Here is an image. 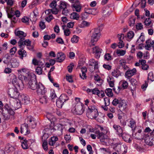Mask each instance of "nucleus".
Listing matches in <instances>:
<instances>
[{
  "instance_id": "nucleus-9",
  "label": "nucleus",
  "mask_w": 154,
  "mask_h": 154,
  "mask_svg": "<svg viewBox=\"0 0 154 154\" xmlns=\"http://www.w3.org/2000/svg\"><path fill=\"white\" fill-rule=\"evenodd\" d=\"M92 53L95 54V57L97 59L99 58L100 56L102 49L98 46H95L92 48Z\"/></svg>"
},
{
  "instance_id": "nucleus-57",
  "label": "nucleus",
  "mask_w": 154,
  "mask_h": 154,
  "mask_svg": "<svg viewBox=\"0 0 154 154\" xmlns=\"http://www.w3.org/2000/svg\"><path fill=\"white\" fill-rule=\"evenodd\" d=\"M6 149L8 152L13 151L14 150V147L11 145H8L6 147Z\"/></svg>"
},
{
  "instance_id": "nucleus-53",
  "label": "nucleus",
  "mask_w": 154,
  "mask_h": 154,
  "mask_svg": "<svg viewBox=\"0 0 154 154\" xmlns=\"http://www.w3.org/2000/svg\"><path fill=\"white\" fill-rule=\"evenodd\" d=\"M24 38H21L18 42L19 46L20 48H22V46L24 45Z\"/></svg>"
},
{
  "instance_id": "nucleus-64",
  "label": "nucleus",
  "mask_w": 154,
  "mask_h": 154,
  "mask_svg": "<svg viewBox=\"0 0 154 154\" xmlns=\"http://www.w3.org/2000/svg\"><path fill=\"white\" fill-rule=\"evenodd\" d=\"M73 66L74 65L73 63L70 64L67 66L68 71L69 72H72Z\"/></svg>"
},
{
  "instance_id": "nucleus-47",
  "label": "nucleus",
  "mask_w": 154,
  "mask_h": 154,
  "mask_svg": "<svg viewBox=\"0 0 154 154\" xmlns=\"http://www.w3.org/2000/svg\"><path fill=\"white\" fill-rule=\"evenodd\" d=\"M104 59L105 60L109 61L112 60V56L109 53H106L104 56Z\"/></svg>"
},
{
  "instance_id": "nucleus-27",
  "label": "nucleus",
  "mask_w": 154,
  "mask_h": 154,
  "mask_svg": "<svg viewBox=\"0 0 154 154\" xmlns=\"http://www.w3.org/2000/svg\"><path fill=\"white\" fill-rule=\"evenodd\" d=\"M15 34L16 36H18L20 38H24L26 35V33L21 31H18L17 32H15Z\"/></svg>"
},
{
  "instance_id": "nucleus-16",
  "label": "nucleus",
  "mask_w": 154,
  "mask_h": 154,
  "mask_svg": "<svg viewBox=\"0 0 154 154\" xmlns=\"http://www.w3.org/2000/svg\"><path fill=\"white\" fill-rule=\"evenodd\" d=\"M65 55L63 53H58L57 54V61L58 62H61L65 59Z\"/></svg>"
},
{
  "instance_id": "nucleus-50",
  "label": "nucleus",
  "mask_w": 154,
  "mask_h": 154,
  "mask_svg": "<svg viewBox=\"0 0 154 154\" xmlns=\"http://www.w3.org/2000/svg\"><path fill=\"white\" fill-rule=\"evenodd\" d=\"M126 51L122 50H118L116 51V53L121 56H124L126 53Z\"/></svg>"
},
{
  "instance_id": "nucleus-56",
  "label": "nucleus",
  "mask_w": 154,
  "mask_h": 154,
  "mask_svg": "<svg viewBox=\"0 0 154 154\" xmlns=\"http://www.w3.org/2000/svg\"><path fill=\"white\" fill-rule=\"evenodd\" d=\"M42 146L44 150L46 151L48 150V143L46 141H44L43 143Z\"/></svg>"
},
{
  "instance_id": "nucleus-23",
  "label": "nucleus",
  "mask_w": 154,
  "mask_h": 154,
  "mask_svg": "<svg viewBox=\"0 0 154 154\" xmlns=\"http://www.w3.org/2000/svg\"><path fill=\"white\" fill-rule=\"evenodd\" d=\"M18 54L20 56V57L21 59H23V57L26 56L27 54L26 52L22 48L18 51Z\"/></svg>"
},
{
  "instance_id": "nucleus-46",
  "label": "nucleus",
  "mask_w": 154,
  "mask_h": 154,
  "mask_svg": "<svg viewBox=\"0 0 154 154\" xmlns=\"http://www.w3.org/2000/svg\"><path fill=\"white\" fill-rule=\"evenodd\" d=\"M90 23L87 21H83L82 23L81 26V27H85L89 26L90 25Z\"/></svg>"
},
{
  "instance_id": "nucleus-10",
  "label": "nucleus",
  "mask_w": 154,
  "mask_h": 154,
  "mask_svg": "<svg viewBox=\"0 0 154 154\" xmlns=\"http://www.w3.org/2000/svg\"><path fill=\"white\" fill-rule=\"evenodd\" d=\"M97 137L100 139L101 142H103V140L107 139V136L106 134L103 133L102 132H100L99 131H97L95 132Z\"/></svg>"
},
{
  "instance_id": "nucleus-54",
  "label": "nucleus",
  "mask_w": 154,
  "mask_h": 154,
  "mask_svg": "<svg viewBox=\"0 0 154 154\" xmlns=\"http://www.w3.org/2000/svg\"><path fill=\"white\" fill-rule=\"evenodd\" d=\"M2 115L4 117V119L5 120H8L10 118V114L7 113H3Z\"/></svg>"
},
{
  "instance_id": "nucleus-60",
  "label": "nucleus",
  "mask_w": 154,
  "mask_h": 154,
  "mask_svg": "<svg viewBox=\"0 0 154 154\" xmlns=\"http://www.w3.org/2000/svg\"><path fill=\"white\" fill-rule=\"evenodd\" d=\"M151 21L150 19L149 18L146 19L144 21L145 24L146 26H149L151 23Z\"/></svg>"
},
{
  "instance_id": "nucleus-41",
  "label": "nucleus",
  "mask_w": 154,
  "mask_h": 154,
  "mask_svg": "<svg viewBox=\"0 0 154 154\" xmlns=\"http://www.w3.org/2000/svg\"><path fill=\"white\" fill-rule=\"evenodd\" d=\"M112 12V11L109 9H105L103 10V13L106 16H109Z\"/></svg>"
},
{
  "instance_id": "nucleus-12",
  "label": "nucleus",
  "mask_w": 154,
  "mask_h": 154,
  "mask_svg": "<svg viewBox=\"0 0 154 154\" xmlns=\"http://www.w3.org/2000/svg\"><path fill=\"white\" fill-rule=\"evenodd\" d=\"M38 83L35 81H29V82L28 87L32 90H35L37 89Z\"/></svg>"
},
{
  "instance_id": "nucleus-34",
  "label": "nucleus",
  "mask_w": 154,
  "mask_h": 154,
  "mask_svg": "<svg viewBox=\"0 0 154 154\" xmlns=\"http://www.w3.org/2000/svg\"><path fill=\"white\" fill-rule=\"evenodd\" d=\"M59 99H60L61 102L64 103L67 100L69 99V98L66 95L62 94L60 97Z\"/></svg>"
},
{
  "instance_id": "nucleus-48",
  "label": "nucleus",
  "mask_w": 154,
  "mask_h": 154,
  "mask_svg": "<svg viewBox=\"0 0 154 154\" xmlns=\"http://www.w3.org/2000/svg\"><path fill=\"white\" fill-rule=\"evenodd\" d=\"M42 0H34L32 2L31 5L34 6L37 5L42 3Z\"/></svg>"
},
{
  "instance_id": "nucleus-31",
  "label": "nucleus",
  "mask_w": 154,
  "mask_h": 154,
  "mask_svg": "<svg viewBox=\"0 0 154 154\" xmlns=\"http://www.w3.org/2000/svg\"><path fill=\"white\" fill-rule=\"evenodd\" d=\"M72 8L73 11H75L77 12L80 11L81 7L80 5L74 4L72 5Z\"/></svg>"
},
{
  "instance_id": "nucleus-45",
  "label": "nucleus",
  "mask_w": 154,
  "mask_h": 154,
  "mask_svg": "<svg viewBox=\"0 0 154 154\" xmlns=\"http://www.w3.org/2000/svg\"><path fill=\"white\" fill-rule=\"evenodd\" d=\"M146 45L145 46V49L148 50H150V48L151 47V42L150 40H148L146 41Z\"/></svg>"
},
{
  "instance_id": "nucleus-29",
  "label": "nucleus",
  "mask_w": 154,
  "mask_h": 154,
  "mask_svg": "<svg viewBox=\"0 0 154 154\" xmlns=\"http://www.w3.org/2000/svg\"><path fill=\"white\" fill-rule=\"evenodd\" d=\"M119 107L122 110H125L127 108V104L124 100L122 101L119 104Z\"/></svg>"
},
{
  "instance_id": "nucleus-55",
  "label": "nucleus",
  "mask_w": 154,
  "mask_h": 154,
  "mask_svg": "<svg viewBox=\"0 0 154 154\" xmlns=\"http://www.w3.org/2000/svg\"><path fill=\"white\" fill-rule=\"evenodd\" d=\"M135 20L134 18H131L130 19L129 22V25L131 26H133L135 24Z\"/></svg>"
},
{
  "instance_id": "nucleus-61",
  "label": "nucleus",
  "mask_w": 154,
  "mask_h": 154,
  "mask_svg": "<svg viewBox=\"0 0 154 154\" xmlns=\"http://www.w3.org/2000/svg\"><path fill=\"white\" fill-rule=\"evenodd\" d=\"M53 18L52 15H50V16H46L45 19L48 22H50Z\"/></svg>"
},
{
  "instance_id": "nucleus-38",
  "label": "nucleus",
  "mask_w": 154,
  "mask_h": 154,
  "mask_svg": "<svg viewBox=\"0 0 154 154\" xmlns=\"http://www.w3.org/2000/svg\"><path fill=\"white\" fill-rule=\"evenodd\" d=\"M147 80L148 82H149V80H150L151 82L154 81V77L152 72H150L148 73Z\"/></svg>"
},
{
  "instance_id": "nucleus-62",
  "label": "nucleus",
  "mask_w": 154,
  "mask_h": 154,
  "mask_svg": "<svg viewBox=\"0 0 154 154\" xmlns=\"http://www.w3.org/2000/svg\"><path fill=\"white\" fill-rule=\"evenodd\" d=\"M105 104L106 106H108L110 104L109 99L108 97L105 98L104 99Z\"/></svg>"
},
{
  "instance_id": "nucleus-35",
  "label": "nucleus",
  "mask_w": 154,
  "mask_h": 154,
  "mask_svg": "<svg viewBox=\"0 0 154 154\" xmlns=\"http://www.w3.org/2000/svg\"><path fill=\"white\" fill-rule=\"evenodd\" d=\"M67 4L64 2L62 1L60 2V4L59 5V8L60 9H63L66 8L67 7Z\"/></svg>"
},
{
  "instance_id": "nucleus-52",
  "label": "nucleus",
  "mask_w": 154,
  "mask_h": 154,
  "mask_svg": "<svg viewBox=\"0 0 154 154\" xmlns=\"http://www.w3.org/2000/svg\"><path fill=\"white\" fill-rule=\"evenodd\" d=\"M56 105L58 108H61L62 107L63 103L59 99H58L56 102Z\"/></svg>"
},
{
  "instance_id": "nucleus-25",
  "label": "nucleus",
  "mask_w": 154,
  "mask_h": 154,
  "mask_svg": "<svg viewBox=\"0 0 154 154\" xmlns=\"http://www.w3.org/2000/svg\"><path fill=\"white\" fill-rule=\"evenodd\" d=\"M20 98L21 100V101H22L23 103L27 104L29 103V100L27 97L23 95H21Z\"/></svg>"
},
{
  "instance_id": "nucleus-49",
  "label": "nucleus",
  "mask_w": 154,
  "mask_h": 154,
  "mask_svg": "<svg viewBox=\"0 0 154 154\" xmlns=\"http://www.w3.org/2000/svg\"><path fill=\"white\" fill-rule=\"evenodd\" d=\"M43 68L40 66L37 67L35 69V71L36 73L38 75L42 74V69Z\"/></svg>"
},
{
  "instance_id": "nucleus-51",
  "label": "nucleus",
  "mask_w": 154,
  "mask_h": 154,
  "mask_svg": "<svg viewBox=\"0 0 154 154\" xmlns=\"http://www.w3.org/2000/svg\"><path fill=\"white\" fill-rule=\"evenodd\" d=\"M54 129L55 130L62 131V126L60 124H57L54 126Z\"/></svg>"
},
{
  "instance_id": "nucleus-59",
  "label": "nucleus",
  "mask_w": 154,
  "mask_h": 154,
  "mask_svg": "<svg viewBox=\"0 0 154 154\" xmlns=\"http://www.w3.org/2000/svg\"><path fill=\"white\" fill-rule=\"evenodd\" d=\"M8 44L7 42H5L4 43L2 46V47L1 48L2 50H7L8 48Z\"/></svg>"
},
{
  "instance_id": "nucleus-13",
  "label": "nucleus",
  "mask_w": 154,
  "mask_h": 154,
  "mask_svg": "<svg viewBox=\"0 0 154 154\" xmlns=\"http://www.w3.org/2000/svg\"><path fill=\"white\" fill-rule=\"evenodd\" d=\"M137 72L136 69L134 68L132 69H128L126 72L125 75L128 78H129L134 75Z\"/></svg>"
},
{
  "instance_id": "nucleus-43",
  "label": "nucleus",
  "mask_w": 154,
  "mask_h": 154,
  "mask_svg": "<svg viewBox=\"0 0 154 154\" xmlns=\"http://www.w3.org/2000/svg\"><path fill=\"white\" fill-rule=\"evenodd\" d=\"M79 40V37L75 35H74L72 38L71 41L72 43H77Z\"/></svg>"
},
{
  "instance_id": "nucleus-11",
  "label": "nucleus",
  "mask_w": 154,
  "mask_h": 154,
  "mask_svg": "<svg viewBox=\"0 0 154 154\" xmlns=\"http://www.w3.org/2000/svg\"><path fill=\"white\" fill-rule=\"evenodd\" d=\"M120 137H122V139L125 142L130 143L132 140V138L131 135L126 133H122V135Z\"/></svg>"
},
{
  "instance_id": "nucleus-19",
  "label": "nucleus",
  "mask_w": 154,
  "mask_h": 154,
  "mask_svg": "<svg viewBox=\"0 0 154 154\" xmlns=\"http://www.w3.org/2000/svg\"><path fill=\"white\" fill-rule=\"evenodd\" d=\"M89 66H94L95 69L98 68V63L97 61H96L94 59H91L89 61Z\"/></svg>"
},
{
  "instance_id": "nucleus-42",
  "label": "nucleus",
  "mask_w": 154,
  "mask_h": 154,
  "mask_svg": "<svg viewBox=\"0 0 154 154\" xmlns=\"http://www.w3.org/2000/svg\"><path fill=\"white\" fill-rule=\"evenodd\" d=\"M12 61H13L11 62V64L13 67L14 68H15L19 66V63L17 61V60L15 59H13Z\"/></svg>"
},
{
  "instance_id": "nucleus-4",
  "label": "nucleus",
  "mask_w": 154,
  "mask_h": 154,
  "mask_svg": "<svg viewBox=\"0 0 154 154\" xmlns=\"http://www.w3.org/2000/svg\"><path fill=\"white\" fill-rule=\"evenodd\" d=\"M17 88H19L17 86H15V88H11L8 89V94L9 96L15 99H19L20 100V93L18 91Z\"/></svg>"
},
{
  "instance_id": "nucleus-8",
  "label": "nucleus",
  "mask_w": 154,
  "mask_h": 154,
  "mask_svg": "<svg viewBox=\"0 0 154 154\" xmlns=\"http://www.w3.org/2000/svg\"><path fill=\"white\" fill-rule=\"evenodd\" d=\"M46 91V88L42 84L38 83V87L36 89V92L38 95L39 96L44 95Z\"/></svg>"
},
{
  "instance_id": "nucleus-58",
  "label": "nucleus",
  "mask_w": 154,
  "mask_h": 154,
  "mask_svg": "<svg viewBox=\"0 0 154 154\" xmlns=\"http://www.w3.org/2000/svg\"><path fill=\"white\" fill-rule=\"evenodd\" d=\"M33 12L34 14L33 20H36V17L38 15V11L37 9H35L33 10Z\"/></svg>"
},
{
  "instance_id": "nucleus-28",
  "label": "nucleus",
  "mask_w": 154,
  "mask_h": 154,
  "mask_svg": "<svg viewBox=\"0 0 154 154\" xmlns=\"http://www.w3.org/2000/svg\"><path fill=\"white\" fill-rule=\"evenodd\" d=\"M104 115L103 114H100V115L98 114V116L95 119L97 121L100 123H103L104 120Z\"/></svg>"
},
{
  "instance_id": "nucleus-15",
  "label": "nucleus",
  "mask_w": 154,
  "mask_h": 154,
  "mask_svg": "<svg viewBox=\"0 0 154 154\" xmlns=\"http://www.w3.org/2000/svg\"><path fill=\"white\" fill-rule=\"evenodd\" d=\"M113 128L116 131V132L119 136H120V135H122L123 131L120 126L118 125L115 124L113 125Z\"/></svg>"
},
{
  "instance_id": "nucleus-24",
  "label": "nucleus",
  "mask_w": 154,
  "mask_h": 154,
  "mask_svg": "<svg viewBox=\"0 0 154 154\" xmlns=\"http://www.w3.org/2000/svg\"><path fill=\"white\" fill-rule=\"evenodd\" d=\"M58 140V138L57 137L54 136L52 137L49 141V144L50 146H53Z\"/></svg>"
},
{
  "instance_id": "nucleus-39",
  "label": "nucleus",
  "mask_w": 154,
  "mask_h": 154,
  "mask_svg": "<svg viewBox=\"0 0 154 154\" xmlns=\"http://www.w3.org/2000/svg\"><path fill=\"white\" fill-rule=\"evenodd\" d=\"M64 30V35L67 36H69L70 33L69 29L67 28L66 26H62Z\"/></svg>"
},
{
  "instance_id": "nucleus-7",
  "label": "nucleus",
  "mask_w": 154,
  "mask_h": 154,
  "mask_svg": "<svg viewBox=\"0 0 154 154\" xmlns=\"http://www.w3.org/2000/svg\"><path fill=\"white\" fill-rule=\"evenodd\" d=\"M8 80L15 86H17L19 89L21 88L20 85L18 81L17 77L14 74H11L9 75Z\"/></svg>"
},
{
  "instance_id": "nucleus-63",
  "label": "nucleus",
  "mask_w": 154,
  "mask_h": 154,
  "mask_svg": "<svg viewBox=\"0 0 154 154\" xmlns=\"http://www.w3.org/2000/svg\"><path fill=\"white\" fill-rule=\"evenodd\" d=\"M125 44L123 41H119V42L117 45L118 46L119 48H122L124 47Z\"/></svg>"
},
{
  "instance_id": "nucleus-26",
  "label": "nucleus",
  "mask_w": 154,
  "mask_h": 154,
  "mask_svg": "<svg viewBox=\"0 0 154 154\" xmlns=\"http://www.w3.org/2000/svg\"><path fill=\"white\" fill-rule=\"evenodd\" d=\"M43 96H41V97L39 98V101L40 103L42 104H45L47 103L48 101V98L46 96L43 95Z\"/></svg>"
},
{
  "instance_id": "nucleus-1",
  "label": "nucleus",
  "mask_w": 154,
  "mask_h": 154,
  "mask_svg": "<svg viewBox=\"0 0 154 154\" xmlns=\"http://www.w3.org/2000/svg\"><path fill=\"white\" fill-rule=\"evenodd\" d=\"M100 32V28L93 29L91 31V47L94 45L99 39L101 35Z\"/></svg>"
},
{
  "instance_id": "nucleus-5",
  "label": "nucleus",
  "mask_w": 154,
  "mask_h": 154,
  "mask_svg": "<svg viewBox=\"0 0 154 154\" xmlns=\"http://www.w3.org/2000/svg\"><path fill=\"white\" fill-rule=\"evenodd\" d=\"M144 140L147 145L149 146L154 145V130L146 135Z\"/></svg>"
},
{
  "instance_id": "nucleus-14",
  "label": "nucleus",
  "mask_w": 154,
  "mask_h": 154,
  "mask_svg": "<svg viewBox=\"0 0 154 154\" xmlns=\"http://www.w3.org/2000/svg\"><path fill=\"white\" fill-rule=\"evenodd\" d=\"M21 100H20L18 99V100H17V99H15L14 101V103H11L12 106L15 110H17L21 107Z\"/></svg>"
},
{
  "instance_id": "nucleus-37",
  "label": "nucleus",
  "mask_w": 154,
  "mask_h": 154,
  "mask_svg": "<svg viewBox=\"0 0 154 154\" xmlns=\"http://www.w3.org/2000/svg\"><path fill=\"white\" fill-rule=\"evenodd\" d=\"M150 109L152 112V121L153 122H154V107L153 106V101H151L150 104Z\"/></svg>"
},
{
  "instance_id": "nucleus-17",
  "label": "nucleus",
  "mask_w": 154,
  "mask_h": 154,
  "mask_svg": "<svg viewBox=\"0 0 154 154\" xmlns=\"http://www.w3.org/2000/svg\"><path fill=\"white\" fill-rule=\"evenodd\" d=\"M20 129V131L21 134H23L24 131H26L27 134L29 133V132L28 131V124L24 123L22 125Z\"/></svg>"
},
{
  "instance_id": "nucleus-30",
  "label": "nucleus",
  "mask_w": 154,
  "mask_h": 154,
  "mask_svg": "<svg viewBox=\"0 0 154 154\" xmlns=\"http://www.w3.org/2000/svg\"><path fill=\"white\" fill-rule=\"evenodd\" d=\"M10 57V55L9 54H5L2 58L3 62L6 64L8 63Z\"/></svg>"
},
{
  "instance_id": "nucleus-33",
  "label": "nucleus",
  "mask_w": 154,
  "mask_h": 154,
  "mask_svg": "<svg viewBox=\"0 0 154 154\" xmlns=\"http://www.w3.org/2000/svg\"><path fill=\"white\" fill-rule=\"evenodd\" d=\"M111 74L112 76L117 78L118 76L120 75V72L118 69H114L111 72Z\"/></svg>"
},
{
  "instance_id": "nucleus-2",
  "label": "nucleus",
  "mask_w": 154,
  "mask_h": 154,
  "mask_svg": "<svg viewBox=\"0 0 154 154\" xmlns=\"http://www.w3.org/2000/svg\"><path fill=\"white\" fill-rule=\"evenodd\" d=\"M75 100L77 102L72 108L71 111L74 114L81 115L84 112V105L80 101L79 98H76Z\"/></svg>"
},
{
  "instance_id": "nucleus-18",
  "label": "nucleus",
  "mask_w": 154,
  "mask_h": 154,
  "mask_svg": "<svg viewBox=\"0 0 154 154\" xmlns=\"http://www.w3.org/2000/svg\"><path fill=\"white\" fill-rule=\"evenodd\" d=\"M46 117L51 122V124L53 122H54L56 121V118L54 116V115H53L51 113L48 112L47 113L46 115Z\"/></svg>"
},
{
  "instance_id": "nucleus-36",
  "label": "nucleus",
  "mask_w": 154,
  "mask_h": 154,
  "mask_svg": "<svg viewBox=\"0 0 154 154\" xmlns=\"http://www.w3.org/2000/svg\"><path fill=\"white\" fill-rule=\"evenodd\" d=\"M106 95L109 97H112L113 95L112 89L110 88H107L105 91Z\"/></svg>"
},
{
  "instance_id": "nucleus-3",
  "label": "nucleus",
  "mask_w": 154,
  "mask_h": 154,
  "mask_svg": "<svg viewBox=\"0 0 154 154\" xmlns=\"http://www.w3.org/2000/svg\"><path fill=\"white\" fill-rule=\"evenodd\" d=\"M97 109L94 106L88 107L86 115L88 117L91 119H96L98 116Z\"/></svg>"
},
{
  "instance_id": "nucleus-6",
  "label": "nucleus",
  "mask_w": 154,
  "mask_h": 154,
  "mask_svg": "<svg viewBox=\"0 0 154 154\" xmlns=\"http://www.w3.org/2000/svg\"><path fill=\"white\" fill-rule=\"evenodd\" d=\"M97 11L96 9L90 8H85L84 13L82 14V18L86 19L89 14L95 15L97 14Z\"/></svg>"
},
{
  "instance_id": "nucleus-20",
  "label": "nucleus",
  "mask_w": 154,
  "mask_h": 154,
  "mask_svg": "<svg viewBox=\"0 0 154 154\" xmlns=\"http://www.w3.org/2000/svg\"><path fill=\"white\" fill-rule=\"evenodd\" d=\"M129 123V126L132 129H134L136 127V122L135 120L132 118L129 119L127 120Z\"/></svg>"
},
{
  "instance_id": "nucleus-32",
  "label": "nucleus",
  "mask_w": 154,
  "mask_h": 154,
  "mask_svg": "<svg viewBox=\"0 0 154 154\" xmlns=\"http://www.w3.org/2000/svg\"><path fill=\"white\" fill-rule=\"evenodd\" d=\"M27 142L28 141L25 139L21 141V146L23 149H26L28 148Z\"/></svg>"
},
{
  "instance_id": "nucleus-44",
  "label": "nucleus",
  "mask_w": 154,
  "mask_h": 154,
  "mask_svg": "<svg viewBox=\"0 0 154 154\" xmlns=\"http://www.w3.org/2000/svg\"><path fill=\"white\" fill-rule=\"evenodd\" d=\"M134 33L133 32L130 31L127 33V36L126 37V38H127L128 39H131L133 38L134 36Z\"/></svg>"
},
{
  "instance_id": "nucleus-22",
  "label": "nucleus",
  "mask_w": 154,
  "mask_h": 154,
  "mask_svg": "<svg viewBox=\"0 0 154 154\" xmlns=\"http://www.w3.org/2000/svg\"><path fill=\"white\" fill-rule=\"evenodd\" d=\"M27 120L28 124L29 125V126H31L32 128H34L32 125L35 123L34 118L31 116H29L27 117Z\"/></svg>"
},
{
  "instance_id": "nucleus-40",
  "label": "nucleus",
  "mask_w": 154,
  "mask_h": 154,
  "mask_svg": "<svg viewBox=\"0 0 154 154\" xmlns=\"http://www.w3.org/2000/svg\"><path fill=\"white\" fill-rule=\"evenodd\" d=\"M70 17L71 19L78 20L79 18V15L76 12H73L71 14Z\"/></svg>"
},
{
  "instance_id": "nucleus-21",
  "label": "nucleus",
  "mask_w": 154,
  "mask_h": 154,
  "mask_svg": "<svg viewBox=\"0 0 154 154\" xmlns=\"http://www.w3.org/2000/svg\"><path fill=\"white\" fill-rule=\"evenodd\" d=\"M94 79L96 81V83L98 86L101 85L103 82V80L101 79L100 77L98 75L96 74L94 75Z\"/></svg>"
}]
</instances>
